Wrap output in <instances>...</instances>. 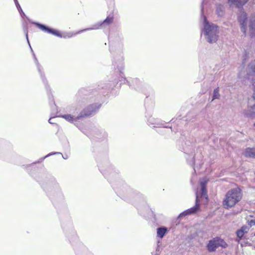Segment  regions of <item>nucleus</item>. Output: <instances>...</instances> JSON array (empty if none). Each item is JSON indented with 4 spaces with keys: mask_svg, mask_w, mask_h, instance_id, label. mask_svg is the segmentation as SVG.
<instances>
[{
    "mask_svg": "<svg viewBox=\"0 0 255 255\" xmlns=\"http://www.w3.org/2000/svg\"><path fill=\"white\" fill-rule=\"evenodd\" d=\"M251 67L252 69L253 70V71L254 73H255V63L254 64H252L251 65Z\"/></svg>",
    "mask_w": 255,
    "mask_h": 255,
    "instance_id": "19",
    "label": "nucleus"
},
{
    "mask_svg": "<svg viewBox=\"0 0 255 255\" xmlns=\"http://www.w3.org/2000/svg\"><path fill=\"white\" fill-rule=\"evenodd\" d=\"M34 24L36 25V27L40 29L41 30L44 31L45 32L51 33L60 37H62L60 32L58 30L50 28L48 27L45 26L44 25H43L39 23L35 22L34 23Z\"/></svg>",
    "mask_w": 255,
    "mask_h": 255,
    "instance_id": "5",
    "label": "nucleus"
},
{
    "mask_svg": "<svg viewBox=\"0 0 255 255\" xmlns=\"http://www.w3.org/2000/svg\"><path fill=\"white\" fill-rule=\"evenodd\" d=\"M243 197V193L240 188L231 189L225 195L222 205L225 209L229 210L238 204Z\"/></svg>",
    "mask_w": 255,
    "mask_h": 255,
    "instance_id": "1",
    "label": "nucleus"
},
{
    "mask_svg": "<svg viewBox=\"0 0 255 255\" xmlns=\"http://www.w3.org/2000/svg\"><path fill=\"white\" fill-rule=\"evenodd\" d=\"M50 120H51V119H49V122L50 123H51V122H50Z\"/></svg>",
    "mask_w": 255,
    "mask_h": 255,
    "instance_id": "21",
    "label": "nucleus"
},
{
    "mask_svg": "<svg viewBox=\"0 0 255 255\" xmlns=\"http://www.w3.org/2000/svg\"><path fill=\"white\" fill-rule=\"evenodd\" d=\"M200 207V201L198 198V196L196 197L195 205L183 213L184 215H190L196 213L199 210Z\"/></svg>",
    "mask_w": 255,
    "mask_h": 255,
    "instance_id": "7",
    "label": "nucleus"
},
{
    "mask_svg": "<svg viewBox=\"0 0 255 255\" xmlns=\"http://www.w3.org/2000/svg\"><path fill=\"white\" fill-rule=\"evenodd\" d=\"M207 182L208 180H205L200 183L202 195L204 196L206 199H207V191L206 188Z\"/></svg>",
    "mask_w": 255,
    "mask_h": 255,
    "instance_id": "10",
    "label": "nucleus"
},
{
    "mask_svg": "<svg viewBox=\"0 0 255 255\" xmlns=\"http://www.w3.org/2000/svg\"><path fill=\"white\" fill-rule=\"evenodd\" d=\"M248 0H229V1H231L238 7L243 6Z\"/></svg>",
    "mask_w": 255,
    "mask_h": 255,
    "instance_id": "13",
    "label": "nucleus"
},
{
    "mask_svg": "<svg viewBox=\"0 0 255 255\" xmlns=\"http://www.w3.org/2000/svg\"><path fill=\"white\" fill-rule=\"evenodd\" d=\"M219 88H216L214 91L213 94V99H218L220 97V94L219 93Z\"/></svg>",
    "mask_w": 255,
    "mask_h": 255,
    "instance_id": "17",
    "label": "nucleus"
},
{
    "mask_svg": "<svg viewBox=\"0 0 255 255\" xmlns=\"http://www.w3.org/2000/svg\"><path fill=\"white\" fill-rule=\"evenodd\" d=\"M244 155L246 157L255 158V148H247L246 149Z\"/></svg>",
    "mask_w": 255,
    "mask_h": 255,
    "instance_id": "11",
    "label": "nucleus"
},
{
    "mask_svg": "<svg viewBox=\"0 0 255 255\" xmlns=\"http://www.w3.org/2000/svg\"><path fill=\"white\" fill-rule=\"evenodd\" d=\"M239 21L242 25V31L246 33V29L245 27V23L247 20V14L246 13L242 10H241L240 14L238 16Z\"/></svg>",
    "mask_w": 255,
    "mask_h": 255,
    "instance_id": "8",
    "label": "nucleus"
},
{
    "mask_svg": "<svg viewBox=\"0 0 255 255\" xmlns=\"http://www.w3.org/2000/svg\"><path fill=\"white\" fill-rule=\"evenodd\" d=\"M248 225L250 227H252L253 226H255V219L251 220V221L248 222Z\"/></svg>",
    "mask_w": 255,
    "mask_h": 255,
    "instance_id": "18",
    "label": "nucleus"
},
{
    "mask_svg": "<svg viewBox=\"0 0 255 255\" xmlns=\"http://www.w3.org/2000/svg\"><path fill=\"white\" fill-rule=\"evenodd\" d=\"M99 107L100 105L97 106L95 104H92L83 110H82L79 115L75 119V120L77 121L80 119L90 116L94 113H95L99 108Z\"/></svg>",
    "mask_w": 255,
    "mask_h": 255,
    "instance_id": "4",
    "label": "nucleus"
},
{
    "mask_svg": "<svg viewBox=\"0 0 255 255\" xmlns=\"http://www.w3.org/2000/svg\"><path fill=\"white\" fill-rule=\"evenodd\" d=\"M61 117L70 122H73L74 120L73 117L70 115H64L61 116Z\"/></svg>",
    "mask_w": 255,
    "mask_h": 255,
    "instance_id": "16",
    "label": "nucleus"
},
{
    "mask_svg": "<svg viewBox=\"0 0 255 255\" xmlns=\"http://www.w3.org/2000/svg\"><path fill=\"white\" fill-rule=\"evenodd\" d=\"M167 232V229L165 228H159L157 229V234L158 237L162 238Z\"/></svg>",
    "mask_w": 255,
    "mask_h": 255,
    "instance_id": "14",
    "label": "nucleus"
},
{
    "mask_svg": "<svg viewBox=\"0 0 255 255\" xmlns=\"http://www.w3.org/2000/svg\"><path fill=\"white\" fill-rule=\"evenodd\" d=\"M114 18L113 15L108 16L103 22L97 23L94 25V27L91 28V30L98 29L106 25H109L113 23Z\"/></svg>",
    "mask_w": 255,
    "mask_h": 255,
    "instance_id": "6",
    "label": "nucleus"
},
{
    "mask_svg": "<svg viewBox=\"0 0 255 255\" xmlns=\"http://www.w3.org/2000/svg\"><path fill=\"white\" fill-rule=\"evenodd\" d=\"M91 28H85V29H82V30H78V31H75V32H67L66 34V35L65 37H68V38H71L73 36H74L76 35H78L79 34H80L81 33H82L83 32H84V31H86L87 30H91Z\"/></svg>",
    "mask_w": 255,
    "mask_h": 255,
    "instance_id": "12",
    "label": "nucleus"
},
{
    "mask_svg": "<svg viewBox=\"0 0 255 255\" xmlns=\"http://www.w3.org/2000/svg\"><path fill=\"white\" fill-rule=\"evenodd\" d=\"M205 24L204 26L206 34L208 36V41L210 43L215 42L217 40L218 36V26L215 25H210L205 20Z\"/></svg>",
    "mask_w": 255,
    "mask_h": 255,
    "instance_id": "2",
    "label": "nucleus"
},
{
    "mask_svg": "<svg viewBox=\"0 0 255 255\" xmlns=\"http://www.w3.org/2000/svg\"><path fill=\"white\" fill-rule=\"evenodd\" d=\"M253 86H254V94H253V98L255 100V82H253Z\"/></svg>",
    "mask_w": 255,
    "mask_h": 255,
    "instance_id": "20",
    "label": "nucleus"
},
{
    "mask_svg": "<svg viewBox=\"0 0 255 255\" xmlns=\"http://www.w3.org/2000/svg\"><path fill=\"white\" fill-rule=\"evenodd\" d=\"M219 247L226 248L228 247V244L224 240L220 238H214L209 241L207 245V250L209 252H215Z\"/></svg>",
    "mask_w": 255,
    "mask_h": 255,
    "instance_id": "3",
    "label": "nucleus"
},
{
    "mask_svg": "<svg viewBox=\"0 0 255 255\" xmlns=\"http://www.w3.org/2000/svg\"><path fill=\"white\" fill-rule=\"evenodd\" d=\"M249 231V228L246 225L243 226L240 230H238L237 232V237L241 240L245 235V234L247 233Z\"/></svg>",
    "mask_w": 255,
    "mask_h": 255,
    "instance_id": "9",
    "label": "nucleus"
},
{
    "mask_svg": "<svg viewBox=\"0 0 255 255\" xmlns=\"http://www.w3.org/2000/svg\"><path fill=\"white\" fill-rule=\"evenodd\" d=\"M250 34L251 37L255 36V23H252L250 25Z\"/></svg>",
    "mask_w": 255,
    "mask_h": 255,
    "instance_id": "15",
    "label": "nucleus"
}]
</instances>
